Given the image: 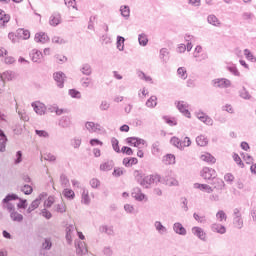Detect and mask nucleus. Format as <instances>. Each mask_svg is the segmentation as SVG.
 <instances>
[{"instance_id":"obj_54","label":"nucleus","mask_w":256,"mask_h":256,"mask_svg":"<svg viewBox=\"0 0 256 256\" xmlns=\"http://www.w3.org/2000/svg\"><path fill=\"white\" fill-rule=\"evenodd\" d=\"M90 145L92 147H95V145H99L100 147H103V142L99 139H91L90 140Z\"/></svg>"},{"instance_id":"obj_3","label":"nucleus","mask_w":256,"mask_h":256,"mask_svg":"<svg viewBox=\"0 0 256 256\" xmlns=\"http://www.w3.org/2000/svg\"><path fill=\"white\" fill-rule=\"evenodd\" d=\"M126 143L131 147H137L138 149H141V147H145L146 145L145 140L137 137H128Z\"/></svg>"},{"instance_id":"obj_47","label":"nucleus","mask_w":256,"mask_h":256,"mask_svg":"<svg viewBox=\"0 0 256 256\" xmlns=\"http://www.w3.org/2000/svg\"><path fill=\"white\" fill-rule=\"evenodd\" d=\"M65 61H67V57H65L64 55L55 56V63L61 64L65 63Z\"/></svg>"},{"instance_id":"obj_6","label":"nucleus","mask_w":256,"mask_h":256,"mask_svg":"<svg viewBox=\"0 0 256 256\" xmlns=\"http://www.w3.org/2000/svg\"><path fill=\"white\" fill-rule=\"evenodd\" d=\"M200 160L203 161L204 163H208V165H215L217 163V159L213 154L209 152H204L200 155Z\"/></svg>"},{"instance_id":"obj_12","label":"nucleus","mask_w":256,"mask_h":256,"mask_svg":"<svg viewBox=\"0 0 256 256\" xmlns=\"http://www.w3.org/2000/svg\"><path fill=\"white\" fill-rule=\"evenodd\" d=\"M193 235H196L198 239H201L202 241H205L207 234L205 231H203V228L201 227H193L192 228Z\"/></svg>"},{"instance_id":"obj_36","label":"nucleus","mask_w":256,"mask_h":256,"mask_svg":"<svg viewBox=\"0 0 256 256\" xmlns=\"http://www.w3.org/2000/svg\"><path fill=\"white\" fill-rule=\"evenodd\" d=\"M139 44L145 47L147 43H149V39L147 38V35L145 34H140L138 38Z\"/></svg>"},{"instance_id":"obj_29","label":"nucleus","mask_w":256,"mask_h":256,"mask_svg":"<svg viewBox=\"0 0 256 256\" xmlns=\"http://www.w3.org/2000/svg\"><path fill=\"white\" fill-rule=\"evenodd\" d=\"M146 105L150 108H153V107H157V97L156 96H151L147 102H146Z\"/></svg>"},{"instance_id":"obj_40","label":"nucleus","mask_w":256,"mask_h":256,"mask_svg":"<svg viewBox=\"0 0 256 256\" xmlns=\"http://www.w3.org/2000/svg\"><path fill=\"white\" fill-rule=\"evenodd\" d=\"M190 145H191V139L189 137H185L184 140L180 142V149L189 147Z\"/></svg>"},{"instance_id":"obj_37","label":"nucleus","mask_w":256,"mask_h":256,"mask_svg":"<svg viewBox=\"0 0 256 256\" xmlns=\"http://www.w3.org/2000/svg\"><path fill=\"white\" fill-rule=\"evenodd\" d=\"M113 169V165L109 162H104L100 165V171H111Z\"/></svg>"},{"instance_id":"obj_24","label":"nucleus","mask_w":256,"mask_h":256,"mask_svg":"<svg viewBox=\"0 0 256 256\" xmlns=\"http://www.w3.org/2000/svg\"><path fill=\"white\" fill-rule=\"evenodd\" d=\"M7 143V136H5V133L3 130H0V151H5V145Z\"/></svg>"},{"instance_id":"obj_21","label":"nucleus","mask_w":256,"mask_h":256,"mask_svg":"<svg viewBox=\"0 0 256 256\" xmlns=\"http://www.w3.org/2000/svg\"><path fill=\"white\" fill-rule=\"evenodd\" d=\"M165 183L168 187H178L179 186V180L175 177H167L165 180Z\"/></svg>"},{"instance_id":"obj_15","label":"nucleus","mask_w":256,"mask_h":256,"mask_svg":"<svg viewBox=\"0 0 256 256\" xmlns=\"http://www.w3.org/2000/svg\"><path fill=\"white\" fill-rule=\"evenodd\" d=\"M53 78L58 83V87H63V83H65V74L63 72L54 73Z\"/></svg>"},{"instance_id":"obj_34","label":"nucleus","mask_w":256,"mask_h":256,"mask_svg":"<svg viewBox=\"0 0 256 256\" xmlns=\"http://www.w3.org/2000/svg\"><path fill=\"white\" fill-rule=\"evenodd\" d=\"M212 185L214 189H223V187H225V183L219 178L215 179Z\"/></svg>"},{"instance_id":"obj_18","label":"nucleus","mask_w":256,"mask_h":256,"mask_svg":"<svg viewBox=\"0 0 256 256\" xmlns=\"http://www.w3.org/2000/svg\"><path fill=\"white\" fill-rule=\"evenodd\" d=\"M122 163L124 167H133V165H137V163H139V160L135 157L124 158Z\"/></svg>"},{"instance_id":"obj_45","label":"nucleus","mask_w":256,"mask_h":256,"mask_svg":"<svg viewBox=\"0 0 256 256\" xmlns=\"http://www.w3.org/2000/svg\"><path fill=\"white\" fill-rule=\"evenodd\" d=\"M120 11H121L122 17H129V15H130L129 7H127V6H122V7L120 8Z\"/></svg>"},{"instance_id":"obj_8","label":"nucleus","mask_w":256,"mask_h":256,"mask_svg":"<svg viewBox=\"0 0 256 256\" xmlns=\"http://www.w3.org/2000/svg\"><path fill=\"white\" fill-rule=\"evenodd\" d=\"M214 87H219L220 89H226L227 87H231V81L222 78V79H216L213 81Z\"/></svg>"},{"instance_id":"obj_5","label":"nucleus","mask_w":256,"mask_h":256,"mask_svg":"<svg viewBox=\"0 0 256 256\" xmlns=\"http://www.w3.org/2000/svg\"><path fill=\"white\" fill-rule=\"evenodd\" d=\"M176 107L180 113H183L186 117L191 118V113L189 112V105L185 101L176 102Z\"/></svg>"},{"instance_id":"obj_39","label":"nucleus","mask_w":256,"mask_h":256,"mask_svg":"<svg viewBox=\"0 0 256 256\" xmlns=\"http://www.w3.org/2000/svg\"><path fill=\"white\" fill-rule=\"evenodd\" d=\"M111 143L114 151H116V153H121V148H119V140L113 138Z\"/></svg>"},{"instance_id":"obj_31","label":"nucleus","mask_w":256,"mask_h":256,"mask_svg":"<svg viewBox=\"0 0 256 256\" xmlns=\"http://www.w3.org/2000/svg\"><path fill=\"white\" fill-rule=\"evenodd\" d=\"M216 218L220 222L227 221V214L225 213V211L220 210L216 213Z\"/></svg>"},{"instance_id":"obj_14","label":"nucleus","mask_w":256,"mask_h":256,"mask_svg":"<svg viewBox=\"0 0 256 256\" xmlns=\"http://www.w3.org/2000/svg\"><path fill=\"white\" fill-rule=\"evenodd\" d=\"M211 229L214 233H219L220 235H225V233H227V228L219 223L212 224Z\"/></svg>"},{"instance_id":"obj_28","label":"nucleus","mask_w":256,"mask_h":256,"mask_svg":"<svg viewBox=\"0 0 256 256\" xmlns=\"http://www.w3.org/2000/svg\"><path fill=\"white\" fill-rule=\"evenodd\" d=\"M18 35L20 36V39H29V37H31V32H29V30L20 29Z\"/></svg>"},{"instance_id":"obj_7","label":"nucleus","mask_w":256,"mask_h":256,"mask_svg":"<svg viewBox=\"0 0 256 256\" xmlns=\"http://www.w3.org/2000/svg\"><path fill=\"white\" fill-rule=\"evenodd\" d=\"M32 107L37 115H45V111H47L45 104L41 103L40 101L32 103Z\"/></svg>"},{"instance_id":"obj_26","label":"nucleus","mask_w":256,"mask_h":256,"mask_svg":"<svg viewBox=\"0 0 256 256\" xmlns=\"http://www.w3.org/2000/svg\"><path fill=\"white\" fill-rule=\"evenodd\" d=\"M174 231L175 233H178L179 235H185L187 233V230L183 227L181 223H175L174 224Z\"/></svg>"},{"instance_id":"obj_35","label":"nucleus","mask_w":256,"mask_h":256,"mask_svg":"<svg viewBox=\"0 0 256 256\" xmlns=\"http://www.w3.org/2000/svg\"><path fill=\"white\" fill-rule=\"evenodd\" d=\"M82 203H85V205H89L91 203V199L89 198V191L84 190L82 193Z\"/></svg>"},{"instance_id":"obj_16","label":"nucleus","mask_w":256,"mask_h":256,"mask_svg":"<svg viewBox=\"0 0 256 256\" xmlns=\"http://www.w3.org/2000/svg\"><path fill=\"white\" fill-rule=\"evenodd\" d=\"M162 163H164V165H175L176 163L175 155L173 154L164 155L162 158Z\"/></svg>"},{"instance_id":"obj_60","label":"nucleus","mask_w":256,"mask_h":256,"mask_svg":"<svg viewBox=\"0 0 256 256\" xmlns=\"http://www.w3.org/2000/svg\"><path fill=\"white\" fill-rule=\"evenodd\" d=\"M252 17L253 16L249 12H245L242 14V20L244 21H251Z\"/></svg>"},{"instance_id":"obj_51","label":"nucleus","mask_w":256,"mask_h":256,"mask_svg":"<svg viewBox=\"0 0 256 256\" xmlns=\"http://www.w3.org/2000/svg\"><path fill=\"white\" fill-rule=\"evenodd\" d=\"M90 185L91 187H93V189H97V187L101 185V182L99 181V179L93 178L90 180Z\"/></svg>"},{"instance_id":"obj_53","label":"nucleus","mask_w":256,"mask_h":256,"mask_svg":"<svg viewBox=\"0 0 256 256\" xmlns=\"http://www.w3.org/2000/svg\"><path fill=\"white\" fill-rule=\"evenodd\" d=\"M35 133L36 135H38V137H44V138L49 137V132L45 130H36Z\"/></svg>"},{"instance_id":"obj_20","label":"nucleus","mask_w":256,"mask_h":256,"mask_svg":"<svg viewBox=\"0 0 256 256\" xmlns=\"http://www.w3.org/2000/svg\"><path fill=\"white\" fill-rule=\"evenodd\" d=\"M10 219H12V221H14L16 223H21V221H23V215L15 210H13L10 213Z\"/></svg>"},{"instance_id":"obj_62","label":"nucleus","mask_w":256,"mask_h":256,"mask_svg":"<svg viewBox=\"0 0 256 256\" xmlns=\"http://www.w3.org/2000/svg\"><path fill=\"white\" fill-rule=\"evenodd\" d=\"M113 175L114 177H121V175H123V169L121 168L114 169Z\"/></svg>"},{"instance_id":"obj_56","label":"nucleus","mask_w":256,"mask_h":256,"mask_svg":"<svg viewBox=\"0 0 256 256\" xmlns=\"http://www.w3.org/2000/svg\"><path fill=\"white\" fill-rule=\"evenodd\" d=\"M44 159H45V161H56L57 160L55 155H53L51 153L45 154Z\"/></svg>"},{"instance_id":"obj_11","label":"nucleus","mask_w":256,"mask_h":256,"mask_svg":"<svg viewBox=\"0 0 256 256\" xmlns=\"http://www.w3.org/2000/svg\"><path fill=\"white\" fill-rule=\"evenodd\" d=\"M85 127L90 133H99L101 131V125L94 122H86Z\"/></svg>"},{"instance_id":"obj_13","label":"nucleus","mask_w":256,"mask_h":256,"mask_svg":"<svg viewBox=\"0 0 256 256\" xmlns=\"http://www.w3.org/2000/svg\"><path fill=\"white\" fill-rule=\"evenodd\" d=\"M132 197H134V199H136V201H147V196L141 192V189L136 188L134 189V191L132 192Z\"/></svg>"},{"instance_id":"obj_63","label":"nucleus","mask_w":256,"mask_h":256,"mask_svg":"<svg viewBox=\"0 0 256 256\" xmlns=\"http://www.w3.org/2000/svg\"><path fill=\"white\" fill-rule=\"evenodd\" d=\"M60 181L62 185H69V178H67L64 174L60 176Z\"/></svg>"},{"instance_id":"obj_58","label":"nucleus","mask_w":256,"mask_h":256,"mask_svg":"<svg viewBox=\"0 0 256 256\" xmlns=\"http://www.w3.org/2000/svg\"><path fill=\"white\" fill-rule=\"evenodd\" d=\"M82 73H84V75H91V66L89 65L83 66Z\"/></svg>"},{"instance_id":"obj_33","label":"nucleus","mask_w":256,"mask_h":256,"mask_svg":"<svg viewBox=\"0 0 256 256\" xmlns=\"http://www.w3.org/2000/svg\"><path fill=\"white\" fill-rule=\"evenodd\" d=\"M124 48H125V38L118 36L117 49H119V51H123Z\"/></svg>"},{"instance_id":"obj_9","label":"nucleus","mask_w":256,"mask_h":256,"mask_svg":"<svg viewBox=\"0 0 256 256\" xmlns=\"http://www.w3.org/2000/svg\"><path fill=\"white\" fill-rule=\"evenodd\" d=\"M15 199H19L17 195L11 194L6 196V198L3 200L4 203L6 204V209L11 213L12 211H15V208L13 207V204L9 203V201H15Z\"/></svg>"},{"instance_id":"obj_48","label":"nucleus","mask_w":256,"mask_h":256,"mask_svg":"<svg viewBox=\"0 0 256 256\" xmlns=\"http://www.w3.org/2000/svg\"><path fill=\"white\" fill-rule=\"evenodd\" d=\"M224 180L226 181V183H233V181H235V176H233V174L231 173H227L224 176Z\"/></svg>"},{"instance_id":"obj_23","label":"nucleus","mask_w":256,"mask_h":256,"mask_svg":"<svg viewBox=\"0 0 256 256\" xmlns=\"http://www.w3.org/2000/svg\"><path fill=\"white\" fill-rule=\"evenodd\" d=\"M61 23V15L60 14H54L50 17V25L53 27H57Z\"/></svg>"},{"instance_id":"obj_49","label":"nucleus","mask_w":256,"mask_h":256,"mask_svg":"<svg viewBox=\"0 0 256 256\" xmlns=\"http://www.w3.org/2000/svg\"><path fill=\"white\" fill-rule=\"evenodd\" d=\"M244 55H245L246 59H248V61H252V62L256 61V59L253 57V54L251 53V51L246 49L244 51Z\"/></svg>"},{"instance_id":"obj_59","label":"nucleus","mask_w":256,"mask_h":256,"mask_svg":"<svg viewBox=\"0 0 256 256\" xmlns=\"http://www.w3.org/2000/svg\"><path fill=\"white\" fill-rule=\"evenodd\" d=\"M17 207L18 209H27V200H20Z\"/></svg>"},{"instance_id":"obj_57","label":"nucleus","mask_w":256,"mask_h":256,"mask_svg":"<svg viewBox=\"0 0 256 256\" xmlns=\"http://www.w3.org/2000/svg\"><path fill=\"white\" fill-rule=\"evenodd\" d=\"M121 151L122 153H126V155H133V149L127 146L122 147Z\"/></svg>"},{"instance_id":"obj_25","label":"nucleus","mask_w":256,"mask_h":256,"mask_svg":"<svg viewBox=\"0 0 256 256\" xmlns=\"http://www.w3.org/2000/svg\"><path fill=\"white\" fill-rule=\"evenodd\" d=\"M208 23L210 25H213L214 27H220L221 26V21H219V19L216 18L215 15L208 16Z\"/></svg>"},{"instance_id":"obj_38","label":"nucleus","mask_w":256,"mask_h":256,"mask_svg":"<svg viewBox=\"0 0 256 256\" xmlns=\"http://www.w3.org/2000/svg\"><path fill=\"white\" fill-rule=\"evenodd\" d=\"M232 157H233L235 163H237V165H239V166L242 167V168L245 167V164H244L243 161L241 160V157L239 156V154L234 153Z\"/></svg>"},{"instance_id":"obj_32","label":"nucleus","mask_w":256,"mask_h":256,"mask_svg":"<svg viewBox=\"0 0 256 256\" xmlns=\"http://www.w3.org/2000/svg\"><path fill=\"white\" fill-rule=\"evenodd\" d=\"M39 205H41L40 200L39 199L34 200L28 208V213L35 211V209H37Z\"/></svg>"},{"instance_id":"obj_64","label":"nucleus","mask_w":256,"mask_h":256,"mask_svg":"<svg viewBox=\"0 0 256 256\" xmlns=\"http://www.w3.org/2000/svg\"><path fill=\"white\" fill-rule=\"evenodd\" d=\"M202 123H205V125H213V119H211L209 116H206Z\"/></svg>"},{"instance_id":"obj_17","label":"nucleus","mask_w":256,"mask_h":256,"mask_svg":"<svg viewBox=\"0 0 256 256\" xmlns=\"http://www.w3.org/2000/svg\"><path fill=\"white\" fill-rule=\"evenodd\" d=\"M30 57L34 63H39L43 59V53L39 50H33Z\"/></svg>"},{"instance_id":"obj_43","label":"nucleus","mask_w":256,"mask_h":256,"mask_svg":"<svg viewBox=\"0 0 256 256\" xmlns=\"http://www.w3.org/2000/svg\"><path fill=\"white\" fill-rule=\"evenodd\" d=\"M52 43L54 45H63V43H65V40L63 38L59 37V36H54L52 38Z\"/></svg>"},{"instance_id":"obj_52","label":"nucleus","mask_w":256,"mask_h":256,"mask_svg":"<svg viewBox=\"0 0 256 256\" xmlns=\"http://www.w3.org/2000/svg\"><path fill=\"white\" fill-rule=\"evenodd\" d=\"M171 144L175 145L178 149H181V141H179V138L177 137H172L171 138Z\"/></svg>"},{"instance_id":"obj_4","label":"nucleus","mask_w":256,"mask_h":256,"mask_svg":"<svg viewBox=\"0 0 256 256\" xmlns=\"http://www.w3.org/2000/svg\"><path fill=\"white\" fill-rule=\"evenodd\" d=\"M34 41L35 43H40V45H45L51 41V38H49V35L45 32H37L34 36Z\"/></svg>"},{"instance_id":"obj_44","label":"nucleus","mask_w":256,"mask_h":256,"mask_svg":"<svg viewBox=\"0 0 256 256\" xmlns=\"http://www.w3.org/2000/svg\"><path fill=\"white\" fill-rule=\"evenodd\" d=\"M53 203H55V197L49 196L44 202V207H51Z\"/></svg>"},{"instance_id":"obj_10","label":"nucleus","mask_w":256,"mask_h":256,"mask_svg":"<svg viewBox=\"0 0 256 256\" xmlns=\"http://www.w3.org/2000/svg\"><path fill=\"white\" fill-rule=\"evenodd\" d=\"M194 189H198L199 191H202V193H213V187H211L209 184L195 183Z\"/></svg>"},{"instance_id":"obj_30","label":"nucleus","mask_w":256,"mask_h":256,"mask_svg":"<svg viewBox=\"0 0 256 256\" xmlns=\"http://www.w3.org/2000/svg\"><path fill=\"white\" fill-rule=\"evenodd\" d=\"M55 209L58 213H65V211H67V205H65V202L61 201L60 204L55 206Z\"/></svg>"},{"instance_id":"obj_42","label":"nucleus","mask_w":256,"mask_h":256,"mask_svg":"<svg viewBox=\"0 0 256 256\" xmlns=\"http://www.w3.org/2000/svg\"><path fill=\"white\" fill-rule=\"evenodd\" d=\"M69 95H71L74 99H81V92L76 89L69 90Z\"/></svg>"},{"instance_id":"obj_46","label":"nucleus","mask_w":256,"mask_h":256,"mask_svg":"<svg viewBox=\"0 0 256 256\" xmlns=\"http://www.w3.org/2000/svg\"><path fill=\"white\" fill-rule=\"evenodd\" d=\"M22 191L23 193H25V195H31L33 193V187L29 185H24Z\"/></svg>"},{"instance_id":"obj_1","label":"nucleus","mask_w":256,"mask_h":256,"mask_svg":"<svg viewBox=\"0 0 256 256\" xmlns=\"http://www.w3.org/2000/svg\"><path fill=\"white\" fill-rule=\"evenodd\" d=\"M136 181L145 189H149L151 185H155L156 183H161V176L159 174L144 176L139 171L135 172Z\"/></svg>"},{"instance_id":"obj_22","label":"nucleus","mask_w":256,"mask_h":256,"mask_svg":"<svg viewBox=\"0 0 256 256\" xmlns=\"http://www.w3.org/2000/svg\"><path fill=\"white\" fill-rule=\"evenodd\" d=\"M196 143L200 147H207V145L209 144V140L207 139V137L201 135L196 138Z\"/></svg>"},{"instance_id":"obj_19","label":"nucleus","mask_w":256,"mask_h":256,"mask_svg":"<svg viewBox=\"0 0 256 256\" xmlns=\"http://www.w3.org/2000/svg\"><path fill=\"white\" fill-rule=\"evenodd\" d=\"M11 17L5 13V11L0 10V27H5V23H9Z\"/></svg>"},{"instance_id":"obj_2","label":"nucleus","mask_w":256,"mask_h":256,"mask_svg":"<svg viewBox=\"0 0 256 256\" xmlns=\"http://www.w3.org/2000/svg\"><path fill=\"white\" fill-rule=\"evenodd\" d=\"M200 176L204 181H213L217 179V171L211 167H203L200 171Z\"/></svg>"},{"instance_id":"obj_27","label":"nucleus","mask_w":256,"mask_h":256,"mask_svg":"<svg viewBox=\"0 0 256 256\" xmlns=\"http://www.w3.org/2000/svg\"><path fill=\"white\" fill-rule=\"evenodd\" d=\"M63 195L66 199H75V192L69 188L64 189Z\"/></svg>"},{"instance_id":"obj_61","label":"nucleus","mask_w":256,"mask_h":256,"mask_svg":"<svg viewBox=\"0 0 256 256\" xmlns=\"http://www.w3.org/2000/svg\"><path fill=\"white\" fill-rule=\"evenodd\" d=\"M68 112L69 111L67 109H63V108H59V107L55 108L56 115H63V113H68Z\"/></svg>"},{"instance_id":"obj_55","label":"nucleus","mask_w":256,"mask_h":256,"mask_svg":"<svg viewBox=\"0 0 256 256\" xmlns=\"http://www.w3.org/2000/svg\"><path fill=\"white\" fill-rule=\"evenodd\" d=\"M65 4L73 9H76L77 7V2L75 0H65Z\"/></svg>"},{"instance_id":"obj_41","label":"nucleus","mask_w":256,"mask_h":256,"mask_svg":"<svg viewBox=\"0 0 256 256\" xmlns=\"http://www.w3.org/2000/svg\"><path fill=\"white\" fill-rule=\"evenodd\" d=\"M177 73L181 79H185L187 77V69H185V67L178 68Z\"/></svg>"},{"instance_id":"obj_50","label":"nucleus","mask_w":256,"mask_h":256,"mask_svg":"<svg viewBox=\"0 0 256 256\" xmlns=\"http://www.w3.org/2000/svg\"><path fill=\"white\" fill-rule=\"evenodd\" d=\"M155 227L160 233H165L167 231V229L164 227L163 224H161V222H156Z\"/></svg>"}]
</instances>
